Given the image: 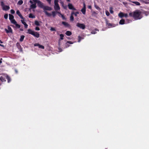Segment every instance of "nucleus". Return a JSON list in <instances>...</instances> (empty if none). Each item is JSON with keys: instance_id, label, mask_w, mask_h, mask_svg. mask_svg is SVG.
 Listing matches in <instances>:
<instances>
[{"instance_id": "obj_58", "label": "nucleus", "mask_w": 149, "mask_h": 149, "mask_svg": "<svg viewBox=\"0 0 149 149\" xmlns=\"http://www.w3.org/2000/svg\"><path fill=\"white\" fill-rule=\"evenodd\" d=\"M88 8H89V9H91V6H88Z\"/></svg>"}, {"instance_id": "obj_44", "label": "nucleus", "mask_w": 149, "mask_h": 149, "mask_svg": "<svg viewBox=\"0 0 149 149\" xmlns=\"http://www.w3.org/2000/svg\"><path fill=\"white\" fill-rule=\"evenodd\" d=\"M35 30L36 31H39L40 28L38 27H36L35 28Z\"/></svg>"}, {"instance_id": "obj_38", "label": "nucleus", "mask_w": 149, "mask_h": 149, "mask_svg": "<svg viewBox=\"0 0 149 149\" xmlns=\"http://www.w3.org/2000/svg\"><path fill=\"white\" fill-rule=\"evenodd\" d=\"M144 3H145L146 4H148L149 3V2L147 0H145Z\"/></svg>"}, {"instance_id": "obj_56", "label": "nucleus", "mask_w": 149, "mask_h": 149, "mask_svg": "<svg viewBox=\"0 0 149 149\" xmlns=\"http://www.w3.org/2000/svg\"><path fill=\"white\" fill-rule=\"evenodd\" d=\"M61 17H62V19H65V17L63 15H62Z\"/></svg>"}, {"instance_id": "obj_29", "label": "nucleus", "mask_w": 149, "mask_h": 149, "mask_svg": "<svg viewBox=\"0 0 149 149\" xmlns=\"http://www.w3.org/2000/svg\"><path fill=\"white\" fill-rule=\"evenodd\" d=\"M13 24H15V25L18 28H19L20 27L19 25L16 22V23H13Z\"/></svg>"}, {"instance_id": "obj_33", "label": "nucleus", "mask_w": 149, "mask_h": 149, "mask_svg": "<svg viewBox=\"0 0 149 149\" xmlns=\"http://www.w3.org/2000/svg\"><path fill=\"white\" fill-rule=\"evenodd\" d=\"M50 30L52 31H56V29L55 28L52 27H51Z\"/></svg>"}, {"instance_id": "obj_49", "label": "nucleus", "mask_w": 149, "mask_h": 149, "mask_svg": "<svg viewBox=\"0 0 149 149\" xmlns=\"http://www.w3.org/2000/svg\"><path fill=\"white\" fill-rule=\"evenodd\" d=\"M67 43H68L70 44H73V43L72 42L70 41H67Z\"/></svg>"}, {"instance_id": "obj_10", "label": "nucleus", "mask_w": 149, "mask_h": 149, "mask_svg": "<svg viewBox=\"0 0 149 149\" xmlns=\"http://www.w3.org/2000/svg\"><path fill=\"white\" fill-rule=\"evenodd\" d=\"M68 6L69 8L70 9H71L74 10H76V9L75 8H74L73 5L69 3L68 4Z\"/></svg>"}, {"instance_id": "obj_7", "label": "nucleus", "mask_w": 149, "mask_h": 149, "mask_svg": "<svg viewBox=\"0 0 149 149\" xmlns=\"http://www.w3.org/2000/svg\"><path fill=\"white\" fill-rule=\"evenodd\" d=\"M36 3H37L38 6L39 7L42 8L44 6L43 3L39 0Z\"/></svg>"}, {"instance_id": "obj_14", "label": "nucleus", "mask_w": 149, "mask_h": 149, "mask_svg": "<svg viewBox=\"0 0 149 149\" xmlns=\"http://www.w3.org/2000/svg\"><path fill=\"white\" fill-rule=\"evenodd\" d=\"M33 32L34 31L32 30L31 29H29L27 30V33L31 34L32 35Z\"/></svg>"}, {"instance_id": "obj_59", "label": "nucleus", "mask_w": 149, "mask_h": 149, "mask_svg": "<svg viewBox=\"0 0 149 149\" xmlns=\"http://www.w3.org/2000/svg\"><path fill=\"white\" fill-rule=\"evenodd\" d=\"M0 46H1V47H4V45H1V44H0Z\"/></svg>"}, {"instance_id": "obj_60", "label": "nucleus", "mask_w": 149, "mask_h": 149, "mask_svg": "<svg viewBox=\"0 0 149 149\" xmlns=\"http://www.w3.org/2000/svg\"><path fill=\"white\" fill-rule=\"evenodd\" d=\"M74 13H74V12H72V13H71V15H73L74 14Z\"/></svg>"}, {"instance_id": "obj_13", "label": "nucleus", "mask_w": 149, "mask_h": 149, "mask_svg": "<svg viewBox=\"0 0 149 149\" xmlns=\"http://www.w3.org/2000/svg\"><path fill=\"white\" fill-rule=\"evenodd\" d=\"M107 26H108L109 28L113 27L115 26L114 25L108 22L107 23Z\"/></svg>"}, {"instance_id": "obj_2", "label": "nucleus", "mask_w": 149, "mask_h": 149, "mask_svg": "<svg viewBox=\"0 0 149 149\" xmlns=\"http://www.w3.org/2000/svg\"><path fill=\"white\" fill-rule=\"evenodd\" d=\"M1 5L2 7V9L6 11L8 10L10 8L9 6L5 5L3 1L1 2Z\"/></svg>"}, {"instance_id": "obj_45", "label": "nucleus", "mask_w": 149, "mask_h": 149, "mask_svg": "<svg viewBox=\"0 0 149 149\" xmlns=\"http://www.w3.org/2000/svg\"><path fill=\"white\" fill-rule=\"evenodd\" d=\"M57 13L59 14L58 15L59 17H61L62 15H63L60 12H57Z\"/></svg>"}, {"instance_id": "obj_36", "label": "nucleus", "mask_w": 149, "mask_h": 149, "mask_svg": "<svg viewBox=\"0 0 149 149\" xmlns=\"http://www.w3.org/2000/svg\"><path fill=\"white\" fill-rule=\"evenodd\" d=\"M10 12L12 14H14L15 13V11L13 9H11L10 10Z\"/></svg>"}, {"instance_id": "obj_26", "label": "nucleus", "mask_w": 149, "mask_h": 149, "mask_svg": "<svg viewBox=\"0 0 149 149\" xmlns=\"http://www.w3.org/2000/svg\"><path fill=\"white\" fill-rule=\"evenodd\" d=\"M23 3V1L22 0H19L17 3V4L19 5H21Z\"/></svg>"}, {"instance_id": "obj_62", "label": "nucleus", "mask_w": 149, "mask_h": 149, "mask_svg": "<svg viewBox=\"0 0 149 149\" xmlns=\"http://www.w3.org/2000/svg\"><path fill=\"white\" fill-rule=\"evenodd\" d=\"M2 61L0 60V65L2 63Z\"/></svg>"}, {"instance_id": "obj_15", "label": "nucleus", "mask_w": 149, "mask_h": 149, "mask_svg": "<svg viewBox=\"0 0 149 149\" xmlns=\"http://www.w3.org/2000/svg\"><path fill=\"white\" fill-rule=\"evenodd\" d=\"M124 14L123 13L120 12L118 14V16L119 17L122 18L124 17Z\"/></svg>"}, {"instance_id": "obj_22", "label": "nucleus", "mask_w": 149, "mask_h": 149, "mask_svg": "<svg viewBox=\"0 0 149 149\" xmlns=\"http://www.w3.org/2000/svg\"><path fill=\"white\" fill-rule=\"evenodd\" d=\"M65 34L67 35V36H70L71 34H72V33L69 31H67L66 33H65Z\"/></svg>"}, {"instance_id": "obj_47", "label": "nucleus", "mask_w": 149, "mask_h": 149, "mask_svg": "<svg viewBox=\"0 0 149 149\" xmlns=\"http://www.w3.org/2000/svg\"><path fill=\"white\" fill-rule=\"evenodd\" d=\"M78 14H79V12H77L75 13H74V15L75 16H77V15Z\"/></svg>"}, {"instance_id": "obj_46", "label": "nucleus", "mask_w": 149, "mask_h": 149, "mask_svg": "<svg viewBox=\"0 0 149 149\" xmlns=\"http://www.w3.org/2000/svg\"><path fill=\"white\" fill-rule=\"evenodd\" d=\"M6 78L8 80V82H9V81H10V77L8 76H6Z\"/></svg>"}, {"instance_id": "obj_51", "label": "nucleus", "mask_w": 149, "mask_h": 149, "mask_svg": "<svg viewBox=\"0 0 149 149\" xmlns=\"http://www.w3.org/2000/svg\"><path fill=\"white\" fill-rule=\"evenodd\" d=\"M83 6H83V8H86V5H85V3H83Z\"/></svg>"}, {"instance_id": "obj_27", "label": "nucleus", "mask_w": 149, "mask_h": 149, "mask_svg": "<svg viewBox=\"0 0 149 149\" xmlns=\"http://www.w3.org/2000/svg\"><path fill=\"white\" fill-rule=\"evenodd\" d=\"M110 10H109V11H110V13H111V14H113V8L112 7H110Z\"/></svg>"}, {"instance_id": "obj_35", "label": "nucleus", "mask_w": 149, "mask_h": 149, "mask_svg": "<svg viewBox=\"0 0 149 149\" xmlns=\"http://www.w3.org/2000/svg\"><path fill=\"white\" fill-rule=\"evenodd\" d=\"M8 15L7 14H6L4 15V18L6 19H7L8 18Z\"/></svg>"}, {"instance_id": "obj_28", "label": "nucleus", "mask_w": 149, "mask_h": 149, "mask_svg": "<svg viewBox=\"0 0 149 149\" xmlns=\"http://www.w3.org/2000/svg\"><path fill=\"white\" fill-rule=\"evenodd\" d=\"M95 8L98 10H100V7L98 6H97V5L95 4Z\"/></svg>"}, {"instance_id": "obj_24", "label": "nucleus", "mask_w": 149, "mask_h": 149, "mask_svg": "<svg viewBox=\"0 0 149 149\" xmlns=\"http://www.w3.org/2000/svg\"><path fill=\"white\" fill-rule=\"evenodd\" d=\"M24 36L23 35L21 36L20 37V42H22L24 38Z\"/></svg>"}, {"instance_id": "obj_57", "label": "nucleus", "mask_w": 149, "mask_h": 149, "mask_svg": "<svg viewBox=\"0 0 149 149\" xmlns=\"http://www.w3.org/2000/svg\"><path fill=\"white\" fill-rule=\"evenodd\" d=\"M29 2H30L31 3V4L33 3V1H31V0H30V1H29Z\"/></svg>"}, {"instance_id": "obj_1", "label": "nucleus", "mask_w": 149, "mask_h": 149, "mask_svg": "<svg viewBox=\"0 0 149 149\" xmlns=\"http://www.w3.org/2000/svg\"><path fill=\"white\" fill-rule=\"evenodd\" d=\"M129 15L130 16L133 17L135 20L140 19L142 17L141 12L139 10H136L133 12L130 13Z\"/></svg>"}, {"instance_id": "obj_19", "label": "nucleus", "mask_w": 149, "mask_h": 149, "mask_svg": "<svg viewBox=\"0 0 149 149\" xmlns=\"http://www.w3.org/2000/svg\"><path fill=\"white\" fill-rule=\"evenodd\" d=\"M45 14L48 17H50L51 16V14L47 12V11H44Z\"/></svg>"}, {"instance_id": "obj_17", "label": "nucleus", "mask_w": 149, "mask_h": 149, "mask_svg": "<svg viewBox=\"0 0 149 149\" xmlns=\"http://www.w3.org/2000/svg\"><path fill=\"white\" fill-rule=\"evenodd\" d=\"M81 12L84 15H85L86 13V8H83L81 10Z\"/></svg>"}, {"instance_id": "obj_37", "label": "nucleus", "mask_w": 149, "mask_h": 149, "mask_svg": "<svg viewBox=\"0 0 149 149\" xmlns=\"http://www.w3.org/2000/svg\"><path fill=\"white\" fill-rule=\"evenodd\" d=\"M70 20L71 21H73L74 20V17L72 15L70 17Z\"/></svg>"}, {"instance_id": "obj_41", "label": "nucleus", "mask_w": 149, "mask_h": 149, "mask_svg": "<svg viewBox=\"0 0 149 149\" xmlns=\"http://www.w3.org/2000/svg\"><path fill=\"white\" fill-rule=\"evenodd\" d=\"M124 17L126 18L127 17H128V15L127 13H124Z\"/></svg>"}, {"instance_id": "obj_55", "label": "nucleus", "mask_w": 149, "mask_h": 149, "mask_svg": "<svg viewBox=\"0 0 149 149\" xmlns=\"http://www.w3.org/2000/svg\"><path fill=\"white\" fill-rule=\"evenodd\" d=\"M61 17H62V19H65V17L63 15H62Z\"/></svg>"}, {"instance_id": "obj_42", "label": "nucleus", "mask_w": 149, "mask_h": 149, "mask_svg": "<svg viewBox=\"0 0 149 149\" xmlns=\"http://www.w3.org/2000/svg\"><path fill=\"white\" fill-rule=\"evenodd\" d=\"M78 38H79V40L78 41V42H79L80 41L81 39V37L79 36L78 37Z\"/></svg>"}, {"instance_id": "obj_6", "label": "nucleus", "mask_w": 149, "mask_h": 149, "mask_svg": "<svg viewBox=\"0 0 149 149\" xmlns=\"http://www.w3.org/2000/svg\"><path fill=\"white\" fill-rule=\"evenodd\" d=\"M8 29H5V31H6V33H13L12 30L11 28L9 26H8Z\"/></svg>"}, {"instance_id": "obj_25", "label": "nucleus", "mask_w": 149, "mask_h": 149, "mask_svg": "<svg viewBox=\"0 0 149 149\" xmlns=\"http://www.w3.org/2000/svg\"><path fill=\"white\" fill-rule=\"evenodd\" d=\"M35 24L36 25L39 26L40 25L39 22L37 21H35Z\"/></svg>"}, {"instance_id": "obj_39", "label": "nucleus", "mask_w": 149, "mask_h": 149, "mask_svg": "<svg viewBox=\"0 0 149 149\" xmlns=\"http://www.w3.org/2000/svg\"><path fill=\"white\" fill-rule=\"evenodd\" d=\"M21 21L22 22V23L23 24L25 23V22L24 21V19H22L21 20Z\"/></svg>"}, {"instance_id": "obj_32", "label": "nucleus", "mask_w": 149, "mask_h": 149, "mask_svg": "<svg viewBox=\"0 0 149 149\" xmlns=\"http://www.w3.org/2000/svg\"><path fill=\"white\" fill-rule=\"evenodd\" d=\"M52 15L53 17L55 16L56 15V12L55 11H53L52 12Z\"/></svg>"}, {"instance_id": "obj_16", "label": "nucleus", "mask_w": 149, "mask_h": 149, "mask_svg": "<svg viewBox=\"0 0 149 149\" xmlns=\"http://www.w3.org/2000/svg\"><path fill=\"white\" fill-rule=\"evenodd\" d=\"M6 81L5 78L2 77H0V81H1L2 82H4ZM0 84H1V83H0Z\"/></svg>"}, {"instance_id": "obj_4", "label": "nucleus", "mask_w": 149, "mask_h": 149, "mask_svg": "<svg viewBox=\"0 0 149 149\" xmlns=\"http://www.w3.org/2000/svg\"><path fill=\"white\" fill-rule=\"evenodd\" d=\"M9 19L10 21L12 23H16V21L14 19V16L10 14H9Z\"/></svg>"}, {"instance_id": "obj_18", "label": "nucleus", "mask_w": 149, "mask_h": 149, "mask_svg": "<svg viewBox=\"0 0 149 149\" xmlns=\"http://www.w3.org/2000/svg\"><path fill=\"white\" fill-rule=\"evenodd\" d=\"M125 20L124 19L120 20L119 22V23L120 24H125Z\"/></svg>"}, {"instance_id": "obj_61", "label": "nucleus", "mask_w": 149, "mask_h": 149, "mask_svg": "<svg viewBox=\"0 0 149 149\" xmlns=\"http://www.w3.org/2000/svg\"><path fill=\"white\" fill-rule=\"evenodd\" d=\"M20 30L21 31H23V29H20Z\"/></svg>"}, {"instance_id": "obj_34", "label": "nucleus", "mask_w": 149, "mask_h": 149, "mask_svg": "<svg viewBox=\"0 0 149 149\" xmlns=\"http://www.w3.org/2000/svg\"><path fill=\"white\" fill-rule=\"evenodd\" d=\"M38 47L39 48H42V49H44V46H43L42 45H39L38 46Z\"/></svg>"}, {"instance_id": "obj_40", "label": "nucleus", "mask_w": 149, "mask_h": 149, "mask_svg": "<svg viewBox=\"0 0 149 149\" xmlns=\"http://www.w3.org/2000/svg\"><path fill=\"white\" fill-rule=\"evenodd\" d=\"M144 13H145V15L147 16L149 14V13L148 12L146 11V12H144Z\"/></svg>"}, {"instance_id": "obj_21", "label": "nucleus", "mask_w": 149, "mask_h": 149, "mask_svg": "<svg viewBox=\"0 0 149 149\" xmlns=\"http://www.w3.org/2000/svg\"><path fill=\"white\" fill-rule=\"evenodd\" d=\"M132 2L133 3H134L136 4V6H140V3L137 1H132Z\"/></svg>"}, {"instance_id": "obj_8", "label": "nucleus", "mask_w": 149, "mask_h": 149, "mask_svg": "<svg viewBox=\"0 0 149 149\" xmlns=\"http://www.w3.org/2000/svg\"><path fill=\"white\" fill-rule=\"evenodd\" d=\"M42 8L44 10V11H46V10L50 11L52 10V8L50 7L45 6H44Z\"/></svg>"}, {"instance_id": "obj_50", "label": "nucleus", "mask_w": 149, "mask_h": 149, "mask_svg": "<svg viewBox=\"0 0 149 149\" xmlns=\"http://www.w3.org/2000/svg\"><path fill=\"white\" fill-rule=\"evenodd\" d=\"M49 3V4H50L51 3V0H46Z\"/></svg>"}, {"instance_id": "obj_12", "label": "nucleus", "mask_w": 149, "mask_h": 149, "mask_svg": "<svg viewBox=\"0 0 149 149\" xmlns=\"http://www.w3.org/2000/svg\"><path fill=\"white\" fill-rule=\"evenodd\" d=\"M36 7V3H33L31 4L30 6V8L31 9H35Z\"/></svg>"}, {"instance_id": "obj_3", "label": "nucleus", "mask_w": 149, "mask_h": 149, "mask_svg": "<svg viewBox=\"0 0 149 149\" xmlns=\"http://www.w3.org/2000/svg\"><path fill=\"white\" fill-rule=\"evenodd\" d=\"M58 0H54V9L56 10H59L60 9V7L58 3Z\"/></svg>"}, {"instance_id": "obj_52", "label": "nucleus", "mask_w": 149, "mask_h": 149, "mask_svg": "<svg viewBox=\"0 0 149 149\" xmlns=\"http://www.w3.org/2000/svg\"><path fill=\"white\" fill-rule=\"evenodd\" d=\"M28 25L26 24L24 25V27L26 28H27L28 27Z\"/></svg>"}, {"instance_id": "obj_63", "label": "nucleus", "mask_w": 149, "mask_h": 149, "mask_svg": "<svg viewBox=\"0 0 149 149\" xmlns=\"http://www.w3.org/2000/svg\"><path fill=\"white\" fill-rule=\"evenodd\" d=\"M0 42L1 43H2L3 42L1 40H0Z\"/></svg>"}, {"instance_id": "obj_31", "label": "nucleus", "mask_w": 149, "mask_h": 149, "mask_svg": "<svg viewBox=\"0 0 149 149\" xmlns=\"http://www.w3.org/2000/svg\"><path fill=\"white\" fill-rule=\"evenodd\" d=\"M105 13H106V15L108 16L109 15H110V13H109V11H108V10H106L105 11Z\"/></svg>"}, {"instance_id": "obj_30", "label": "nucleus", "mask_w": 149, "mask_h": 149, "mask_svg": "<svg viewBox=\"0 0 149 149\" xmlns=\"http://www.w3.org/2000/svg\"><path fill=\"white\" fill-rule=\"evenodd\" d=\"M62 24L66 26H68V23L65 22H62Z\"/></svg>"}, {"instance_id": "obj_23", "label": "nucleus", "mask_w": 149, "mask_h": 149, "mask_svg": "<svg viewBox=\"0 0 149 149\" xmlns=\"http://www.w3.org/2000/svg\"><path fill=\"white\" fill-rule=\"evenodd\" d=\"M60 38L59 39V42L61 40H62L63 39V37H64V35L63 34H61L60 35Z\"/></svg>"}, {"instance_id": "obj_20", "label": "nucleus", "mask_w": 149, "mask_h": 149, "mask_svg": "<svg viewBox=\"0 0 149 149\" xmlns=\"http://www.w3.org/2000/svg\"><path fill=\"white\" fill-rule=\"evenodd\" d=\"M29 17L30 18H35V16L33 14L30 13L29 15Z\"/></svg>"}, {"instance_id": "obj_9", "label": "nucleus", "mask_w": 149, "mask_h": 149, "mask_svg": "<svg viewBox=\"0 0 149 149\" xmlns=\"http://www.w3.org/2000/svg\"><path fill=\"white\" fill-rule=\"evenodd\" d=\"M32 35L37 38H38L40 37V34L37 32L34 31Z\"/></svg>"}, {"instance_id": "obj_43", "label": "nucleus", "mask_w": 149, "mask_h": 149, "mask_svg": "<svg viewBox=\"0 0 149 149\" xmlns=\"http://www.w3.org/2000/svg\"><path fill=\"white\" fill-rule=\"evenodd\" d=\"M96 33V32L95 31H92L91 32V33L92 34H95Z\"/></svg>"}, {"instance_id": "obj_48", "label": "nucleus", "mask_w": 149, "mask_h": 149, "mask_svg": "<svg viewBox=\"0 0 149 149\" xmlns=\"http://www.w3.org/2000/svg\"><path fill=\"white\" fill-rule=\"evenodd\" d=\"M40 44H39L38 43H35L34 44V45L35 46H39V45Z\"/></svg>"}, {"instance_id": "obj_64", "label": "nucleus", "mask_w": 149, "mask_h": 149, "mask_svg": "<svg viewBox=\"0 0 149 149\" xmlns=\"http://www.w3.org/2000/svg\"><path fill=\"white\" fill-rule=\"evenodd\" d=\"M138 0V1H140V2H141L142 0Z\"/></svg>"}, {"instance_id": "obj_11", "label": "nucleus", "mask_w": 149, "mask_h": 149, "mask_svg": "<svg viewBox=\"0 0 149 149\" xmlns=\"http://www.w3.org/2000/svg\"><path fill=\"white\" fill-rule=\"evenodd\" d=\"M16 13L17 15H18L20 17V18L22 19H24V17L22 16V15L21 14L19 11V10H17L16 11Z\"/></svg>"}, {"instance_id": "obj_53", "label": "nucleus", "mask_w": 149, "mask_h": 149, "mask_svg": "<svg viewBox=\"0 0 149 149\" xmlns=\"http://www.w3.org/2000/svg\"><path fill=\"white\" fill-rule=\"evenodd\" d=\"M33 1L35 2L36 3L38 0H33Z\"/></svg>"}, {"instance_id": "obj_5", "label": "nucleus", "mask_w": 149, "mask_h": 149, "mask_svg": "<svg viewBox=\"0 0 149 149\" xmlns=\"http://www.w3.org/2000/svg\"><path fill=\"white\" fill-rule=\"evenodd\" d=\"M77 26L82 29H84L85 28V26L84 24L79 23H77Z\"/></svg>"}, {"instance_id": "obj_54", "label": "nucleus", "mask_w": 149, "mask_h": 149, "mask_svg": "<svg viewBox=\"0 0 149 149\" xmlns=\"http://www.w3.org/2000/svg\"><path fill=\"white\" fill-rule=\"evenodd\" d=\"M144 1H145V0H142L141 1V2L142 3H144Z\"/></svg>"}]
</instances>
